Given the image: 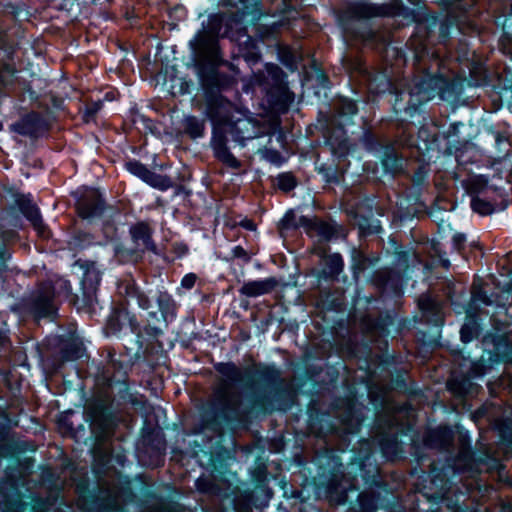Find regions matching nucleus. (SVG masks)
<instances>
[{
	"instance_id": "obj_1",
	"label": "nucleus",
	"mask_w": 512,
	"mask_h": 512,
	"mask_svg": "<svg viewBox=\"0 0 512 512\" xmlns=\"http://www.w3.org/2000/svg\"><path fill=\"white\" fill-rule=\"evenodd\" d=\"M216 370L222 375V379L213 390L211 404L217 412L226 416L230 412H236L240 407V396L234 391L232 385L244 381L246 370L233 363H220L216 366Z\"/></svg>"
},
{
	"instance_id": "obj_2",
	"label": "nucleus",
	"mask_w": 512,
	"mask_h": 512,
	"mask_svg": "<svg viewBox=\"0 0 512 512\" xmlns=\"http://www.w3.org/2000/svg\"><path fill=\"white\" fill-rule=\"evenodd\" d=\"M31 306L38 317H48L56 313L55 291L51 282L39 285L32 296Z\"/></svg>"
},
{
	"instance_id": "obj_3",
	"label": "nucleus",
	"mask_w": 512,
	"mask_h": 512,
	"mask_svg": "<svg viewBox=\"0 0 512 512\" xmlns=\"http://www.w3.org/2000/svg\"><path fill=\"white\" fill-rule=\"evenodd\" d=\"M234 105L223 97L215 98L208 106V116L211 119L214 130L223 132L226 130L228 123L234 119Z\"/></svg>"
},
{
	"instance_id": "obj_4",
	"label": "nucleus",
	"mask_w": 512,
	"mask_h": 512,
	"mask_svg": "<svg viewBox=\"0 0 512 512\" xmlns=\"http://www.w3.org/2000/svg\"><path fill=\"white\" fill-rule=\"evenodd\" d=\"M297 225L304 229V231L310 237H317L319 240L328 241L334 234V229L331 225L326 222L319 220L318 218H309L301 216L298 220Z\"/></svg>"
},
{
	"instance_id": "obj_5",
	"label": "nucleus",
	"mask_w": 512,
	"mask_h": 512,
	"mask_svg": "<svg viewBox=\"0 0 512 512\" xmlns=\"http://www.w3.org/2000/svg\"><path fill=\"white\" fill-rule=\"evenodd\" d=\"M226 136L223 132L213 131L211 146L214 151V156L224 165L231 169H239L241 166L240 161L229 151L226 145Z\"/></svg>"
},
{
	"instance_id": "obj_6",
	"label": "nucleus",
	"mask_w": 512,
	"mask_h": 512,
	"mask_svg": "<svg viewBox=\"0 0 512 512\" xmlns=\"http://www.w3.org/2000/svg\"><path fill=\"white\" fill-rule=\"evenodd\" d=\"M21 135L38 137L48 130V123L37 113H31L14 125Z\"/></svg>"
},
{
	"instance_id": "obj_7",
	"label": "nucleus",
	"mask_w": 512,
	"mask_h": 512,
	"mask_svg": "<svg viewBox=\"0 0 512 512\" xmlns=\"http://www.w3.org/2000/svg\"><path fill=\"white\" fill-rule=\"evenodd\" d=\"M77 209L82 218L99 215L103 210V201L99 192L94 189L86 191L79 199Z\"/></svg>"
},
{
	"instance_id": "obj_8",
	"label": "nucleus",
	"mask_w": 512,
	"mask_h": 512,
	"mask_svg": "<svg viewBox=\"0 0 512 512\" xmlns=\"http://www.w3.org/2000/svg\"><path fill=\"white\" fill-rule=\"evenodd\" d=\"M254 127L252 122L245 118H237L228 123L226 130H223V134H229L233 140L243 143L245 140L253 139L255 137Z\"/></svg>"
},
{
	"instance_id": "obj_9",
	"label": "nucleus",
	"mask_w": 512,
	"mask_h": 512,
	"mask_svg": "<svg viewBox=\"0 0 512 512\" xmlns=\"http://www.w3.org/2000/svg\"><path fill=\"white\" fill-rule=\"evenodd\" d=\"M17 203L21 212L32 223L38 234L43 238L48 237L49 232L46 226L43 224L39 209L36 207V205L24 197L19 198Z\"/></svg>"
},
{
	"instance_id": "obj_10",
	"label": "nucleus",
	"mask_w": 512,
	"mask_h": 512,
	"mask_svg": "<svg viewBox=\"0 0 512 512\" xmlns=\"http://www.w3.org/2000/svg\"><path fill=\"white\" fill-rule=\"evenodd\" d=\"M130 234L138 250H156V246L151 238L152 230L146 223L141 222L132 226Z\"/></svg>"
},
{
	"instance_id": "obj_11",
	"label": "nucleus",
	"mask_w": 512,
	"mask_h": 512,
	"mask_svg": "<svg viewBox=\"0 0 512 512\" xmlns=\"http://www.w3.org/2000/svg\"><path fill=\"white\" fill-rule=\"evenodd\" d=\"M277 284L278 282L275 278L249 281L243 284L239 292L247 297H258L272 292Z\"/></svg>"
},
{
	"instance_id": "obj_12",
	"label": "nucleus",
	"mask_w": 512,
	"mask_h": 512,
	"mask_svg": "<svg viewBox=\"0 0 512 512\" xmlns=\"http://www.w3.org/2000/svg\"><path fill=\"white\" fill-rule=\"evenodd\" d=\"M348 13L351 17L361 19L378 16L383 12L382 8L378 6L365 3H355L349 6Z\"/></svg>"
},
{
	"instance_id": "obj_13",
	"label": "nucleus",
	"mask_w": 512,
	"mask_h": 512,
	"mask_svg": "<svg viewBox=\"0 0 512 512\" xmlns=\"http://www.w3.org/2000/svg\"><path fill=\"white\" fill-rule=\"evenodd\" d=\"M144 182L160 190H167L173 186V182L168 176L157 174L149 169Z\"/></svg>"
},
{
	"instance_id": "obj_14",
	"label": "nucleus",
	"mask_w": 512,
	"mask_h": 512,
	"mask_svg": "<svg viewBox=\"0 0 512 512\" xmlns=\"http://www.w3.org/2000/svg\"><path fill=\"white\" fill-rule=\"evenodd\" d=\"M463 184L469 194H479L486 189L488 179L483 175H471Z\"/></svg>"
},
{
	"instance_id": "obj_15",
	"label": "nucleus",
	"mask_w": 512,
	"mask_h": 512,
	"mask_svg": "<svg viewBox=\"0 0 512 512\" xmlns=\"http://www.w3.org/2000/svg\"><path fill=\"white\" fill-rule=\"evenodd\" d=\"M183 128L186 134L192 138H198L203 135L204 132V121L194 117H186L183 121Z\"/></svg>"
},
{
	"instance_id": "obj_16",
	"label": "nucleus",
	"mask_w": 512,
	"mask_h": 512,
	"mask_svg": "<svg viewBox=\"0 0 512 512\" xmlns=\"http://www.w3.org/2000/svg\"><path fill=\"white\" fill-rule=\"evenodd\" d=\"M157 302L159 305V309L166 318L168 314H173L175 303L172 297L167 293H160Z\"/></svg>"
},
{
	"instance_id": "obj_17",
	"label": "nucleus",
	"mask_w": 512,
	"mask_h": 512,
	"mask_svg": "<svg viewBox=\"0 0 512 512\" xmlns=\"http://www.w3.org/2000/svg\"><path fill=\"white\" fill-rule=\"evenodd\" d=\"M473 463L472 455L470 451L462 449L457 459L454 462V467L456 470L464 471L470 469Z\"/></svg>"
},
{
	"instance_id": "obj_18",
	"label": "nucleus",
	"mask_w": 512,
	"mask_h": 512,
	"mask_svg": "<svg viewBox=\"0 0 512 512\" xmlns=\"http://www.w3.org/2000/svg\"><path fill=\"white\" fill-rule=\"evenodd\" d=\"M472 209L481 214L487 215L493 212V205L487 201H484L478 197H474L471 201Z\"/></svg>"
},
{
	"instance_id": "obj_19",
	"label": "nucleus",
	"mask_w": 512,
	"mask_h": 512,
	"mask_svg": "<svg viewBox=\"0 0 512 512\" xmlns=\"http://www.w3.org/2000/svg\"><path fill=\"white\" fill-rule=\"evenodd\" d=\"M357 105L354 101L349 99H343L339 102L338 112L340 115H355L357 113Z\"/></svg>"
},
{
	"instance_id": "obj_20",
	"label": "nucleus",
	"mask_w": 512,
	"mask_h": 512,
	"mask_svg": "<svg viewBox=\"0 0 512 512\" xmlns=\"http://www.w3.org/2000/svg\"><path fill=\"white\" fill-rule=\"evenodd\" d=\"M126 168L129 172L139 177L144 181L148 168L138 161H129L126 163Z\"/></svg>"
},
{
	"instance_id": "obj_21",
	"label": "nucleus",
	"mask_w": 512,
	"mask_h": 512,
	"mask_svg": "<svg viewBox=\"0 0 512 512\" xmlns=\"http://www.w3.org/2000/svg\"><path fill=\"white\" fill-rule=\"evenodd\" d=\"M296 186L295 178L291 174H281L278 177V187L288 192Z\"/></svg>"
},
{
	"instance_id": "obj_22",
	"label": "nucleus",
	"mask_w": 512,
	"mask_h": 512,
	"mask_svg": "<svg viewBox=\"0 0 512 512\" xmlns=\"http://www.w3.org/2000/svg\"><path fill=\"white\" fill-rule=\"evenodd\" d=\"M326 264L330 267L332 274H338L343 268V260L339 254L328 256Z\"/></svg>"
},
{
	"instance_id": "obj_23",
	"label": "nucleus",
	"mask_w": 512,
	"mask_h": 512,
	"mask_svg": "<svg viewBox=\"0 0 512 512\" xmlns=\"http://www.w3.org/2000/svg\"><path fill=\"white\" fill-rule=\"evenodd\" d=\"M233 257L242 259L244 262H249L251 255L241 246H236L232 250Z\"/></svg>"
},
{
	"instance_id": "obj_24",
	"label": "nucleus",
	"mask_w": 512,
	"mask_h": 512,
	"mask_svg": "<svg viewBox=\"0 0 512 512\" xmlns=\"http://www.w3.org/2000/svg\"><path fill=\"white\" fill-rule=\"evenodd\" d=\"M265 158L275 164H280L282 159L281 154L276 150H266Z\"/></svg>"
},
{
	"instance_id": "obj_25",
	"label": "nucleus",
	"mask_w": 512,
	"mask_h": 512,
	"mask_svg": "<svg viewBox=\"0 0 512 512\" xmlns=\"http://www.w3.org/2000/svg\"><path fill=\"white\" fill-rule=\"evenodd\" d=\"M196 279L195 274H187L183 277L181 285L186 289H191L195 285Z\"/></svg>"
},
{
	"instance_id": "obj_26",
	"label": "nucleus",
	"mask_w": 512,
	"mask_h": 512,
	"mask_svg": "<svg viewBox=\"0 0 512 512\" xmlns=\"http://www.w3.org/2000/svg\"><path fill=\"white\" fill-rule=\"evenodd\" d=\"M465 242L464 235L457 234L453 237V243L457 250H460Z\"/></svg>"
},
{
	"instance_id": "obj_27",
	"label": "nucleus",
	"mask_w": 512,
	"mask_h": 512,
	"mask_svg": "<svg viewBox=\"0 0 512 512\" xmlns=\"http://www.w3.org/2000/svg\"><path fill=\"white\" fill-rule=\"evenodd\" d=\"M420 308L422 310H430L433 308V302L428 298H421L419 301Z\"/></svg>"
},
{
	"instance_id": "obj_28",
	"label": "nucleus",
	"mask_w": 512,
	"mask_h": 512,
	"mask_svg": "<svg viewBox=\"0 0 512 512\" xmlns=\"http://www.w3.org/2000/svg\"><path fill=\"white\" fill-rule=\"evenodd\" d=\"M138 302H139V305L143 308V309H147L149 308L150 306V302H149V299L145 296V295H139L138 296Z\"/></svg>"
},
{
	"instance_id": "obj_29",
	"label": "nucleus",
	"mask_w": 512,
	"mask_h": 512,
	"mask_svg": "<svg viewBox=\"0 0 512 512\" xmlns=\"http://www.w3.org/2000/svg\"><path fill=\"white\" fill-rule=\"evenodd\" d=\"M242 226L248 230H255V224L251 220H245L242 223Z\"/></svg>"
},
{
	"instance_id": "obj_30",
	"label": "nucleus",
	"mask_w": 512,
	"mask_h": 512,
	"mask_svg": "<svg viewBox=\"0 0 512 512\" xmlns=\"http://www.w3.org/2000/svg\"><path fill=\"white\" fill-rule=\"evenodd\" d=\"M7 342L6 336L0 331V346H3Z\"/></svg>"
},
{
	"instance_id": "obj_31",
	"label": "nucleus",
	"mask_w": 512,
	"mask_h": 512,
	"mask_svg": "<svg viewBox=\"0 0 512 512\" xmlns=\"http://www.w3.org/2000/svg\"><path fill=\"white\" fill-rule=\"evenodd\" d=\"M461 338L465 342L469 340V338L466 336V332H465V328L464 327L461 329Z\"/></svg>"
},
{
	"instance_id": "obj_32",
	"label": "nucleus",
	"mask_w": 512,
	"mask_h": 512,
	"mask_svg": "<svg viewBox=\"0 0 512 512\" xmlns=\"http://www.w3.org/2000/svg\"><path fill=\"white\" fill-rule=\"evenodd\" d=\"M326 253V248H319L317 249V254L323 257Z\"/></svg>"
},
{
	"instance_id": "obj_33",
	"label": "nucleus",
	"mask_w": 512,
	"mask_h": 512,
	"mask_svg": "<svg viewBox=\"0 0 512 512\" xmlns=\"http://www.w3.org/2000/svg\"><path fill=\"white\" fill-rule=\"evenodd\" d=\"M482 301H483L485 304H487V305H488V304H490V301L488 300V298H487V297H484V298L482 299Z\"/></svg>"
},
{
	"instance_id": "obj_34",
	"label": "nucleus",
	"mask_w": 512,
	"mask_h": 512,
	"mask_svg": "<svg viewBox=\"0 0 512 512\" xmlns=\"http://www.w3.org/2000/svg\"><path fill=\"white\" fill-rule=\"evenodd\" d=\"M268 69L269 70H272V69L279 70V68L277 66H273V65L272 66H268Z\"/></svg>"
},
{
	"instance_id": "obj_35",
	"label": "nucleus",
	"mask_w": 512,
	"mask_h": 512,
	"mask_svg": "<svg viewBox=\"0 0 512 512\" xmlns=\"http://www.w3.org/2000/svg\"><path fill=\"white\" fill-rule=\"evenodd\" d=\"M435 433H437V434H440V433H441V434H448V432H447V431H441V430H438V431H436Z\"/></svg>"
},
{
	"instance_id": "obj_36",
	"label": "nucleus",
	"mask_w": 512,
	"mask_h": 512,
	"mask_svg": "<svg viewBox=\"0 0 512 512\" xmlns=\"http://www.w3.org/2000/svg\"><path fill=\"white\" fill-rule=\"evenodd\" d=\"M448 387L450 390H454L453 386H452V383H448Z\"/></svg>"
}]
</instances>
